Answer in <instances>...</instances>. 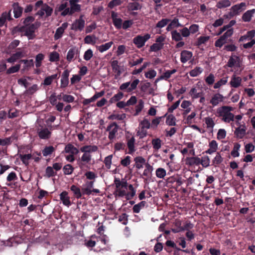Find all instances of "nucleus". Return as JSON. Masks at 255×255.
<instances>
[{
    "label": "nucleus",
    "mask_w": 255,
    "mask_h": 255,
    "mask_svg": "<svg viewBox=\"0 0 255 255\" xmlns=\"http://www.w3.org/2000/svg\"><path fill=\"white\" fill-rule=\"evenodd\" d=\"M114 183L116 186V196L124 197L126 200H129L135 195V189L131 184H128L125 179L116 178Z\"/></svg>",
    "instance_id": "1"
},
{
    "label": "nucleus",
    "mask_w": 255,
    "mask_h": 255,
    "mask_svg": "<svg viewBox=\"0 0 255 255\" xmlns=\"http://www.w3.org/2000/svg\"><path fill=\"white\" fill-rule=\"evenodd\" d=\"M78 0H65L58 6L59 11H61V14L63 16L66 15H71L76 11H80L81 6L78 4Z\"/></svg>",
    "instance_id": "2"
},
{
    "label": "nucleus",
    "mask_w": 255,
    "mask_h": 255,
    "mask_svg": "<svg viewBox=\"0 0 255 255\" xmlns=\"http://www.w3.org/2000/svg\"><path fill=\"white\" fill-rule=\"evenodd\" d=\"M233 108L230 106H223L217 109V116L221 117L222 120L226 123L234 121V115L231 112Z\"/></svg>",
    "instance_id": "3"
},
{
    "label": "nucleus",
    "mask_w": 255,
    "mask_h": 255,
    "mask_svg": "<svg viewBox=\"0 0 255 255\" xmlns=\"http://www.w3.org/2000/svg\"><path fill=\"white\" fill-rule=\"evenodd\" d=\"M151 124L147 119L144 118L142 120L140 121L139 124V129L137 131V135L140 138H143L147 135V129L150 128Z\"/></svg>",
    "instance_id": "4"
},
{
    "label": "nucleus",
    "mask_w": 255,
    "mask_h": 255,
    "mask_svg": "<svg viewBox=\"0 0 255 255\" xmlns=\"http://www.w3.org/2000/svg\"><path fill=\"white\" fill-rule=\"evenodd\" d=\"M94 181H87L83 185L82 188L83 194L87 195H95L100 193L98 189H94Z\"/></svg>",
    "instance_id": "5"
},
{
    "label": "nucleus",
    "mask_w": 255,
    "mask_h": 255,
    "mask_svg": "<svg viewBox=\"0 0 255 255\" xmlns=\"http://www.w3.org/2000/svg\"><path fill=\"white\" fill-rule=\"evenodd\" d=\"M126 141L128 148V153L133 154L136 151L135 139L134 136L130 133H128L126 136Z\"/></svg>",
    "instance_id": "6"
},
{
    "label": "nucleus",
    "mask_w": 255,
    "mask_h": 255,
    "mask_svg": "<svg viewBox=\"0 0 255 255\" xmlns=\"http://www.w3.org/2000/svg\"><path fill=\"white\" fill-rule=\"evenodd\" d=\"M246 7L247 4L244 2L235 4L230 8L229 15L231 17H233L234 16L239 15L242 11L246 9Z\"/></svg>",
    "instance_id": "7"
},
{
    "label": "nucleus",
    "mask_w": 255,
    "mask_h": 255,
    "mask_svg": "<svg viewBox=\"0 0 255 255\" xmlns=\"http://www.w3.org/2000/svg\"><path fill=\"white\" fill-rule=\"evenodd\" d=\"M139 83V80L137 79L134 80L131 83L129 82H126L120 86V89L128 93L131 92L136 88Z\"/></svg>",
    "instance_id": "8"
},
{
    "label": "nucleus",
    "mask_w": 255,
    "mask_h": 255,
    "mask_svg": "<svg viewBox=\"0 0 255 255\" xmlns=\"http://www.w3.org/2000/svg\"><path fill=\"white\" fill-rule=\"evenodd\" d=\"M36 130L40 139H48L51 137V131L47 128L39 126L37 128Z\"/></svg>",
    "instance_id": "9"
},
{
    "label": "nucleus",
    "mask_w": 255,
    "mask_h": 255,
    "mask_svg": "<svg viewBox=\"0 0 255 255\" xmlns=\"http://www.w3.org/2000/svg\"><path fill=\"white\" fill-rule=\"evenodd\" d=\"M150 38V35L149 34H146L144 36L138 35L133 39V42L138 48H141Z\"/></svg>",
    "instance_id": "10"
},
{
    "label": "nucleus",
    "mask_w": 255,
    "mask_h": 255,
    "mask_svg": "<svg viewBox=\"0 0 255 255\" xmlns=\"http://www.w3.org/2000/svg\"><path fill=\"white\" fill-rule=\"evenodd\" d=\"M118 130L119 126L115 123L108 126L106 130L109 132L108 138L110 140L114 139L118 134Z\"/></svg>",
    "instance_id": "11"
},
{
    "label": "nucleus",
    "mask_w": 255,
    "mask_h": 255,
    "mask_svg": "<svg viewBox=\"0 0 255 255\" xmlns=\"http://www.w3.org/2000/svg\"><path fill=\"white\" fill-rule=\"evenodd\" d=\"M83 15H80L79 19L75 20L72 24L71 29L72 30L77 31H81L83 30L85 26V22L83 19Z\"/></svg>",
    "instance_id": "12"
},
{
    "label": "nucleus",
    "mask_w": 255,
    "mask_h": 255,
    "mask_svg": "<svg viewBox=\"0 0 255 255\" xmlns=\"http://www.w3.org/2000/svg\"><path fill=\"white\" fill-rule=\"evenodd\" d=\"M224 99L225 98L223 95L220 93H216L211 96L209 103L211 104L213 107H216L223 102Z\"/></svg>",
    "instance_id": "13"
},
{
    "label": "nucleus",
    "mask_w": 255,
    "mask_h": 255,
    "mask_svg": "<svg viewBox=\"0 0 255 255\" xmlns=\"http://www.w3.org/2000/svg\"><path fill=\"white\" fill-rule=\"evenodd\" d=\"M35 29L34 25L32 24L28 26L23 27L22 30L24 32V35L27 37L28 39H32L35 37Z\"/></svg>",
    "instance_id": "14"
},
{
    "label": "nucleus",
    "mask_w": 255,
    "mask_h": 255,
    "mask_svg": "<svg viewBox=\"0 0 255 255\" xmlns=\"http://www.w3.org/2000/svg\"><path fill=\"white\" fill-rule=\"evenodd\" d=\"M243 124L242 126L237 127L234 131L235 135L238 138H242L246 134L247 127L245 124L243 122Z\"/></svg>",
    "instance_id": "15"
},
{
    "label": "nucleus",
    "mask_w": 255,
    "mask_h": 255,
    "mask_svg": "<svg viewBox=\"0 0 255 255\" xmlns=\"http://www.w3.org/2000/svg\"><path fill=\"white\" fill-rule=\"evenodd\" d=\"M25 54L23 50L18 48L15 53L13 54L10 58L7 59V61L11 63H14L17 60L24 57Z\"/></svg>",
    "instance_id": "16"
},
{
    "label": "nucleus",
    "mask_w": 255,
    "mask_h": 255,
    "mask_svg": "<svg viewBox=\"0 0 255 255\" xmlns=\"http://www.w3.org/2000/svg\"><path fill=\"white\" fill-rule=\"evenodd\" d=\"M53 9L47 4L42 5L41 9L37 12V14L40 16L48 17L51 15Z\"/></svg>",
    "instance_id": "17"
},
{
    "label": "nucleus",
    "mask_w": 255,
    "mask_h": 255,
    "mask_svg": "<svg viewBox=\"0 0 255 255\" xmlns=\"http://www.w3.org/2000/svg\"><path fill=\"white\" fill-rule=\"evenodd\" d=\"M69 74L70 71L68 69H66L63 71L60 80V87L61 88H64L68 86Z\"/></svg>",
    "instance_id": "18"
},
{
    "label": "nucleus",
    "mask_w": 255,
    "mask_h": 255,
    "mask_svg": "<svg viewBox=\"0 0 255 255\" xmlns=\"http://www.w3.org/2000/svg\"><path fill=\"white\" fill-rule=\"evenodd\" d=\"M201 91V89H200V85H199L198 84H197L196 85V86L193 87L191 89L189 94L191 97L192 98V99H196L200 97V96H201L202 94Z\"/></svg>",
    "instance_id": "19"
},
{
    "label": "nucleus",
    "mask_w": 255,
    "mask_h": 255,
    "mask_svg": "<svg viewBox=\"0 0 255 255\" xmlns=\"http://www.w3.org/2000/svg\"><path fill=\"white\" fill-rule=\"evenodd\" d=\"M111 17L115 26L118 29H120L122 26V19L118 17V13L116 12L112 11Z\"/></svg>",
    "instance_id": "20"
},
{
    "label": "nucleus",
    "mask_w": 255,
    "mask_h": 255,
    "mask_svg": "<svg viewBox=\"0 0 255 255\" xmlns=\"http://www.w3.org/2000/svg\"><path fill=\"white\" fill-rule=\"evenodd\" d=\"M193 56L192 52L188 50H183L180 54V60L183 63H185L190 60Z\"/></svg>",
    "instance_id": "21"
},
{
    "label": "nucleus",
    "mask_w": 255,
    "mask_h": 255,
    "mask_svg": "<svg viewBox=\"0 0 255 255\" xmlns=\"http://www.w3.org/2000/svg\"><path fill=\"white\" fill-rule=\"evenodd\" d=\"M255 14V9H252L246 11L243 13L242 19L244 22H248L252 20L253 17Z\"/></svg>",
    "instance_id": "22"
},
{
    "label": "nucleus",
    "mask_w": 255,
    "mask_h": 255,
    "mask_svg": "<svg viewBox=\"0 0 255 255\" xmlns=\"http://www.w3.org/2000/svg\"><path fill=\"white\" fill-rule=\"evenodd\" d=\"M68 24L67 22H64L62 24L61 26L58 27L55 32L54 34V38L55 40H57L60 38L65 31V30L68 27Z\"/></svg>",
    "instance_id": "23"
},
{
    "label": "nucleus",
    "mask_w": 255,
    "mask_h": 255,
    "mask_svg": "<svg viewBox=\"0 0 255 255\" xmlns=\"http://www.w3.org/2000/svg\"><path fill=\"white\" fill-rule=\"evenodd\" d=\"M192 105V103L189 101L184 100L182 101L181 104V107L183 109V115H187L191 111L190 106Z\"/></svg>",
    "instance_id": "24"
},
{
    "label": "nucleus",
    "mask_w": 255,
    "mask_h": 255,
    "mask_svg": "<svg viewBox=\"0 0 255 255\" xmlns=\"http://www.w3.org/2000/svg\"><path fill=\"white\" fill-rule=\"evenodd\" d=\"M60 199L62 202L63 205L69 207L71 203L70 201V199L69 196H68V194L66 191H63L60 194Z\"/></svg>",
    "instance_id": "25"
},
{
    "label": "nucleus",
    "mask_w": 255,
    "mask_h": 255,
    "mask_svg": "<svg viewBox=\"0 0 255 255\" xmlns=\"http://www.w3.org/2000/svg\"><path fill=\"white\" fill-rule=\"evenodd\" d=\"M186 147L183 148L181 150V152L182 154L185 155L188 152H189L191 154H194V149H193L194 144L192 142H189L185 143Z\"/></svg>",
    "instance_id": "26"
},
{
    "label": "nucleus",
    "mask_w": 255,
    "mask_h": 255,
    "mask_svg": "<svg viewBox=\"0 0 255 255\" xmlns=\"http://www.w3.org/2000/svg\"><path fill=\"white\" fill-rule=\"evenodd\" d=\"M255 35V30H252L247 32V33L242 36L240 39L239 41L245 42L247 41H250L254 39L253 37Z\"/></svg>",
    "instance_id": "27"
},
{
    "label": "nucleus",
    "mask_w": 255,
    "mask_h": 255,
    "mask_svg": "<svg viewBox=\"0 0 255 255\" xmlns=\"http://www.w3.org/2000/svg\"><path fill=\"white\" fill-rule=\"evenodd\" d=\"M98 147L96 145H85L80 148V151L82 152H85L90 154L98 150Z\"/></svg>",
    "instance_id": "28"
},
{
    "label": "nucleus",
    "mask_w": 255,
    "mask_h": 255,
    "mask_svg": "<svg viewBox=\"0 0 255 255\" xmlns=\"http://www.w3.org/2000/svg\"><path fill=\"white\" fill-rule=\"evenodd\" d=\"M242 79L240 77H237L235 75H233L230 82V84L232 87L238 88L241 85Z\"/></svg>",
    "instance_id": "29"
},
{
    "label": "nucleus",
    "mask_w": 255,
    "mask_h": 255,
    "mask_svg": "<svg viewBox=\"0 0 255 255\" xmlns=\"http://www.w3.org/2000/svg\"><path fill=\"white\" fill-rule=\"evenodd\" d=\"M135 167L140 169L143 167V166L147 163L145 159L141 156H137L134 158Z\"/></svg>",
    "instance_id": "30"
},
{
    "label": "nucleus",
    "mask_w": 255,
    "mask_h": 255,
    "mask_svg": "<svg viewBox=\"0 0 255 255\" xmlns=\"http://www.w3.org/2000/svg\"><path fill=\"white\" fill-rule=\"evenodd\" d=\"M209 148L205 152L206 153L211 154L217 151L218 144L216 140H212L209 142Z\"/></svg>",
    "instance_id": "31"
},
{
    "label": "nucleus",
    "mask_w": 255,
    "mask_h": 255,
    "mask_svg": "<svg viewBox=\"0 0 255 255\" xmlns=\"http://www.w3.org/2000/svg\"><path fill=\"white\" fill-rule=\"evenodd\" d=\"M166 27V30L169 31L174 28H177L178 27H182V25L181 24L178 18H175L171 20Z\"/></svg>",
    "instance_id": "32"
},
{
    "label": "nucleus",
    "mask_w": 255,
    "mask_h": 255,
    "mask_svg": "<svg viewBox=\"0 0 255 255\" xmlns=\"http://www.w3.org/2000/svg\"><path fill=\"white\" fill-rule=\"evenodd\" d=\"M63 152L75 155L79 153V150L72 144L69 143L66 145Z\"/></svg>",
    "instance_id": "33"
},
{
    "label": "nucleus",
    "mask_w": 255,
    "mask_h": 255,
    "mask_svg": "<svg viewBox=\"0 0 255 255\" xmlns=\"http://www.w3.org/2000/svg\"><path fill=\"white\" fill-rule=\"evenodd\" d=\"M113 42L110 41L101 45L96 46V49L100 53H103L109 50L113 45Z\"/></svg>",
    "instance_id": "34"
},
{
    "label": "nucleus",
    "mask_w": 255,
    "mask_h": 255,
    "mask_svg": "<svg viewBox=\"0 0 255 255\" xmlns=\"http://www.w3.org/2000/svg\"><path fill=\"white\" fill-rule=\"evenodd\" d=\"M14 16L15 18L19 17L22 13L23 9L18 3H13V5Z\"/></svg>",
    "instance_id": "35"
},
{
    "label": "nucleus",
    "mask_w": 255,
    "mask_h": 255,
    "mask_svg": "<svg viewBox=\"0 0 255 255\" xmlns=\"http://www.w3.org/2000/svg\"><path fill=\"white\" fill-rule=\"evenodd\" d=\"M164 117H166L165 121L166 125L169 126H174L176 125V119L173 115L170 114L167 115V114H166Z\"/></svg>",
    "instance_id": "36"
},
{
    "label": "nucleus",
    "mask_w": 255,
    "mask_h": 255,
    "mask_svg": "<svg viewBox=\"0 0 255 255\" xmlns=\"http://www.w3.org/2000/svg\"><path fill=\"white\" fill-rule=\"evenodd\" d=\"M10 11V10L8 12H4L2 13L0 17V27L4 25L7 19L10 20L11 19Z\"/></svg>",
    "instance_id": "37"
},
{
    "label": "nucleus",
    "mask_w": 255,
    "mask_h": 255,
    "mask_svg": "<svg viewBox=\"0 0 255 255\" xmlns=\"http://www.w3.org/2000/svg\"><path fill=\"white\" fill-rule=\"evenodd\" d=\"M200 162V158L197 157H187L186 159V164L192 166L194 165H199Z\"/></svg>",
    "instance_id": "38"
},
{
    "label": "nucleus",
    "mask_w": 255,
    "mask_h": 255,
    "mask_svg": "<svg viewBox=\"0 0 255 255\" xmlns=\"http://www.w3.org/2000/svg\"><path fill=\"white\" fill-rule=\"evenodd\" d=\"M231 5L230 0H221L217 2L216 6L219 9L229 7Z\"/></svg>",
    "instance_id": "39"
},
{
    "label": "nucleus",
    "mask_w": 255,
    "mask_h": 255,
    "mask_svg": "<svg viewBox=\"0 0 255 255\" xmlns=\"http://www.w3.org/2000/svg\"><path fill=\"white\" fill-rule=\"evenodd\" d=\"M241 147V144L236 142L234 144V147L231 152V155L233 157H237L240 156L239 150Z\"/></svg>",
    "instance_id": "40"
},
{
    "label": "nucleus",
    "mask_w": 255,
    "mask_h": 255,
    "mask_svg": "<svg viewBox=\"0 0 255 255\" xmlns=\"http://www.w3.org/2000/svg\"><path fill=\"white\" fill-rule=\"evenodd\" d=\"M204 122L206 125L207 128L208 129H212L215 125L214 119L210 117H206L204 119Z\"/></svg>",
    "instance_id": "41"
},
{
    "label": "nucleus",
    "mask_w": 255,
    "mask_h": 255,
    "mask_svg": "<svg viewBox=\"0 0 255 255\" xmlns=\"http://www.w3.org/2000/svg\"><path fill=\"white\" fill-rule=\"evenodd\" d=\"M161 140L159 138H154L151 141L153 148L155 151H158L161 147Z\"/></svg>",
    "instance_id": "42"
},
{
    "label": "nucleus",
    "mask_w": 255,
    "mask_h": 255,
    "mask_svg": "<svg viewBox=\"0 0 255 255\" xmlns=\"http://www.w3.org/2000/svg\"><path fill=\"white\" fill-rule=\"evenodd\" d=\"M55 150V148L53 146H45L44 149L42 151V154L43 156H47L48 155H50Z\"/></svg>",
    "instance_id": "43"
},
{
    "label": "nucleus",
    "mask_w": 255,
    "mask_h": 255,
    "mask_svg": "<svg viewBox=\"0 0 255 255\" xmlns=\"http://www.w3.org/2000/svg\"><path fill=\"white\" fill-rule=\"evenodd\" d=\"M70 189L77 199L80 198L82 197L83 193H82L80 189L78 187L73 185L71 186Z\"/></svg>",
    "instance_id": "44"
},
{
    "label": "nucleus",
    "mask_w": 255,
    "mask_h": 255,
    "mask_svg": "<svg viewBox=\"0 0 255 255\" xmlns=\"http://www.w3.org/2000/svg\"><path fill=\"white\" fill-rule=\"evenodd\" d=\"M176 71L177 70L175 69L171 70H167L160 76V79H163V80H167L171 77V75L175 73Z\"/></svg>",
    "instance_id": "45"
},
{
    "label": "nucleus",
    "mask_w": 255,
    "mask_h": 255,
    "mask_svg": "<svg viewBox=\"0 0 255 255\" xmlns=\"http://www.w3.org/2000/svg\"><path fill=\"white\" fill-rule=\"evenodd\" d=\"M145 169L143 172L142 175L145 177H149L153 171V167L149 163H146L145 166Z\"/></svg>",
    "instance_id": "46"
},
{
    "label": "nucleus",
    "mask_w": 255,
    "mask_h": 255,
    "mask_svg": "<svg viewBox=\"0 0 255 255\" xmlns=\"http://www.w3.org/2000/svg\"><path fill=\"white\" fill-rule=\"evenodd\" d=\"M146 204L145 201H141L139 203L135 205L133 207V212L135 213H138L141 209H143Z\"/></svg>",
    "instance_id": "47"
},
{
    "label": "nucleus",
    "mask_w": 255,
    "mask_h": 255,
    "mask_svg": "<svg viewBox=\"0 0 255 255\" xmlns=\"http://www.w3.org/2000/svg\"><path fill=\"white\" fill-rule=\"evenodd\" d=\"M39 88L37 84H33L31 86L28 87L25 91V93L28 95H32L39 90Z\"/></svg>",
    "instance_id": "48"
},
{
    "label": "nucleus",
    "mask_w": 255,
    "mask_h": 255,
    "mask_svg": "<svg viewBox=\"0 0 255 255\" xmlns=\"http://www.w3.org/2000/svg\"><path fill=\"white\" fill-rule=\"evenodd\" d=\"M210 159L208 156H204L200 158L199 164H201L203 167L206 168L210 165Z\"/></svg>",
    "instance_id": "49"
},
{
    "label": "nucleus",
    "mask_w": 255,
    "mask_h": 255,
    "mask_svg": "<svg viewBox=\"0 0 255 255\" xmlns=\"http://www.w3.org/2000/svg\"><path fill=\"white\" fill-rule=\"evenodd\" d=\"M155 174L158 178L163 179L166 175V171L164 168L159 167L156 169Z\"/></svg>",
    "instance_id": "50"
},
{
    "label": "nucleus",
    "mask_w": 255,
    "mask_h": 255,
    "mask_svg": "<svg viewBox=\"0 0 255 255\" xmlns=\"http://www.w3.org/2000/svg\"><path fill=\"white\" fill-rule=\"evenodd\" d=\"M21 160L25 165H28L29 164V160L32 158L31 154H19V155Z\"/></svg>",
    "instance_id": "51"
},
{
    "label": "nucleus",
    "mask_w": 255,
    "mask_h": 255,
    "mask_svg": "<svg viewBox=\"0 0 255 255\" xmlns=\"http://www.w3.org/2000/svg\"><path fill=\"white\" fill-rule=\"evenodd\" d=\"M45 56L42 53L38 54L35 57V66L39 68L41 66L42 61L44 59Z\"/></svg>",
    "instance_id": "52"
},
{
    "label": "nucleus",
    "mask_w": 255,
    "mask_h": 255,
    "mask_svg": "<svg viewBox=\"0 0 255 255\" xmlns=\"http://www.w3.org/2000/svg\"><path fill=\"white\" fill-rule=\"evenodd\" d=\"M57 77V74H56L52 75L48 77H47L45 78V79L43 82V84L45 86L50 85L52 83V81L54 79H56Z\"/></svg>",
    "instance_id": "53"
},
{
    "label": "nucleus",
    "mask_w": 255,
    "mask_h": 255,
    "mask_svg": "<svg viewBox=\"0 0 255 255\" xmlns=\"http://www.w3.org/2000/svg\"><path fill=\"white\" fill-rule=\"evenodd\" d=\"M203 71V69L199 67H196L189 72L190 76L194 77L199 75Z\"/></svg>",
    "instance_id": "54"
},
{
    "label": "nucleus",
    "mask_w": 255,
    "mask_h": 255,
    "mask_svg": "<svg viewBox=\"0 0 255 255\" xmlns=\"http://www.w3.org/2000/svg\"><path fill=\"white\" fill-rule=\"evenodd\" d=\"M96 39L95 36L87 35L84 38V42L86 44L94 45L96 42Z\"/></svg>",
    "instance_id": "55"
},
{
    "label": "nucleus",
    "mask_w": 255,
    "mask_h": 255,
    "mask_svg": "<svg viewBox=\"0 0 255 255\" xmlns=\"http://www.w3.org/2000/svg\"><path fill=\"white\" fill-rule=\"evenodd\" d=\"M228 82V78L225 77L221 79H220L219 81H218L217 82H216L214 85V89H219L221 87H222L223 85H225L227 84Z\"/></svg>",
    "instance_id": "56"
},
{
    "label": "nucleus",
    "mask_w": 255,
    "mask_h": 255,
    "mask_svg": "<svg viewBox=\"0 0 255 255\" xmlns=\"http://www.w3.org/2000/svg\"><path fill=\"white\" fill-rule=\"evenodd\" d=\"M59 54L56 51H53L49 54V60L50 62H57L59 60Z\"/></svg>",
    "instance_id": "57"
},
{
    "label": "nucleus",
    "mask_w": 255,
    "mask_h": 255,
    "mask_svg": "<svg viewBox=\"0 0 255 255\" xmlns=\"http://www.w3.org/2000/svg\"><path fill=\"white\" fill-rule=\"evenodd\" d=\"M128 8L129 10H136L140 9L141 8V6L138 2H130L128 3Z\"/></svg>",
    "instance_id": "58"
},
{
    "label": "nucleus",
    "mask_w": 255,
    "mask_h": 255,
    "mask_svg": "<svg viewBox=\"0 0 255 255\" xmlns=\"http://www.w3.org/2000/svg\"><path fill=\"white\" fill-rule=\"evenodd\" d=\"M171 37L173 40L176 41H179L182 39L181 33L177 30H173L171 32Z\"/></svg>",
    "instance_id": "59"
},
{
    "label": "nucleus",
    "mask_w": 255,
    "mask_h": 255,
    "mask_svg": "<svg viewBox=\"0 0 255 255\" xmlns=\"http://www.w3.org/2000/svg\"><path fill=\"white\" fill-rule=\"evenodd\" d=\"M124 97V94L123 93L120 92L117 94H115L113 97H112L110 99V102L111 103H115L121 100Z\"/></svg>",
    "instance_id": "60"
},
{
    "label": "nucleus",
    "mask_w": 255,
    "mask_h": 255,
    "mask_svg": "<svg viewBox=\"0 0 255 255\" xmlns=\"http://www.w3.org/2000/svg\"><path fill=\"white\" fill-rule=\"evenodd\" d=\"M126 117L125 114H113L109 116V119L112 120H123Z\"/></svg>",
    "instance_id": "61"
},
{
    "label": "nucleus",
    "mask_w": 255,
    "mask_h": 255,
    "mask_svg": "<svg viewBox=\"0 0 255 255\" xmlns=\"http://www.w3.org/2000/svg\"><path fill=\"white\" fill-rule=\"evenodd\" d=\"M113 157V155L111 154L106 156L104 159V163H105L106 167L108 169H110L111 167Z\"/></svg>",
    "instance_id": "62"
},
{
    "label": "nucleus",
    "mask_w": 255,
    "mask_h": 255,
    "mask_svg": "<svg viewBox=\"0 0 255 255\" xmlns=\"http://www.w3.org/2000/svg\"><path fill=\"white\" fill-rule=\"evenodd\" d=\"M210 39L209 36H202L199 37L197 41L196 45L197 46H200L203 44L206 43Z\"/></svg>",
    "instance_id": "63"
},
{
    "label": "nucleus",
    "mask_w": 255,
    "mask_h": 255,
    "mask_svg": "<svg viewBox=\"0 0 255 255\" xmlns=\"http://www.w3.org/2000/svg\"><path fill=\"white\" fill-rule=\"evenodd\" d=\"M170 21L169 19L167 18H163L161 20L159 21L156 25V28H161L165 26Z\"/></svg>",
    "instance_id": "64"
}]
</instances>
